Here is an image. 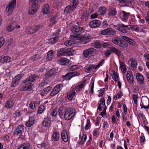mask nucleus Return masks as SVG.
<instances>
[{"label": "nucleus", "mask_w": 149, "mask_h": 149, "mask_svg": "<svg viewBox=\"0 0 149 149\" xmlns=\"http://www.w3.org/2000/svg\"><path fill=\"white\" fill-rule=\"evenodd\" d=\"M39 76L37 74H34L27 78L22 83V86L20 90L22 91H31L34 88L33 83L38 79Z\"/></svg>", "instance_id": "1"}, {"label": "nucleus", "mask_w": 149, "mask_h": 149, "mask_svg": "<svg viewBox=\"0 0 149 149\" xmlns=\"http://www.w3.org/2000/svg\"><path fill=\"white\" fill-rule=\"evenodd\" d=\"M76 51L71 48H61L57 52V55L58 57L62 56H73L76 54Z\"/></svg>", "instance_id": "2"}, {"label": "nucleus", "mask_w": 149, "mask_h": 149, "mask_svg": "<svg viewBox=\"0 0 149 149\" xmlns=\"http://www.w3.org/2000/svg\"><path fill=\"white\" fill-rule=\"evenodd\" d=\"M75 111L74 109L70 108L67 109L65 112L64 118L67 120H70L75 115Z\"/></svg>", "instance_id": "3"}, {"label": "nucleus", "mask_w": 149, "mask_h": 149, "mask_svg": "<svg viewBox=\"0 0 149 149\" xmlns=\"http://www.w3.org/2000/svg\"><path fill=\"white\" fill-rule=\"evenodd\" d=\"M79 3L78 0H72L70 5L67 6L64 10V13L67 14L70 10H74Z\"/></svg>", "instance_id": "4"}, {"label": "nucleus", "mask_w": 149, "mask_h": 149, "mask_svg": "<svg viewBox=\"0 0 149 149\" xmlns=\"http://www.w3.org/2000/svg\"><path fill=\"white\" fill-rule=\"evenodd\" d=\"M114 28L119 31L124 33H127L129 29L127 25L123 24H118L117 25H114Z\"/></svg>", "instance_id": "5"}, {"label": "nucleus", "mask_w": 149, "mask_h": 149, "mask_svg": "<svg viewBox=\"0 0 149 149\" xmlns=\"http://www.w3.org/2000/svg\"><path fill=\"white\" fill-rule=\"evenodd\" d=\"M71 31L74 34L78 35L84 31L83 27L75 25H74L72 26Z\"/></svg>", "instance_id": "6"}, {"label": "nucleus", "mask_w": 149, "mask_h": 149, "mask_svg": "<svg viewBox=\"0 0 149 149\" xmlns=\"http://www.w3.org/2000/svg\"><path fill=\"white\" fill-rule=\"evenodd\" d=\"M95 52V50L92 48H89L84 50L83 54L84 57L89 58L94 55Z\"/></svg>", "instance_id": "7"}, {"label": "nucleus", "mask_w": 149, "mask_h": 149, "mask_svg": "<svg viewBox=\"0 0 149 149\" xmlns=\"http://www.w3.org/2000/svg\"><path fill=\"white\" fill-rule=\"evenodd\" d=\"M63 85L60 84L56 86L50 93L49 95L51 97L54 96L58 93L62 89Z\"/></svg>", "instance_id": "8"}, {"label": "nucleus", "mask_w": 149, "mask_h": 149, "mask_svg": "<svg viewBox=\"0 0 149 149\" xmlns=\"http://www.w3.org/2000/svg\"><path fill=\"white\" fill-rule=\"evenodd\" d=\"M16 0H12L8 3L6 8V10L8 12H11L16 6Z\"/></svg>", "instance_id": "9"}, {"label": "nucleus", "mask_w": 149, "mask_h": 149, "mask_svg": "<svg viewBox=\"0 0 149 149\" xmlns=\"http://www.w3.org/2000/svg\"><path fill=\"white\" fill-rule=\"evenodd\" d=\"M58 74L55 68H53L47 72L45 74L46 78L49 79L52 77H54Z\"/></svg>", "instance_id": "10"}, {"label": "nucleus", "mask_w": 149, "mask_h": 149, "mask_svg": "<svg viewBox=\"0 0 149 149\" xmlns=\"http://www.w3.org/2000/svg\"><path fill=\"white\" fill-rule=\"evenodd\" d=\"M58 64L63 65H68L71 64V61L66 58H62L57 61Z\"/></svg>", "instance_id": "11"}, {"label": "nucleus", "mask_w": 149, "mask_h": 149, "mask_svg": "<svg viewBox=\"0 0 149 149\" xmlns=\"http://www.w3.org/2000/svg\"><path fill=\"white\" fill-rule=\"evenodd\" d=\"M24 129L23 125H20L17 126L14 132V134L15 135H20L23 133Z\"/></svg>", "instance_id": "12"}, {"label": "nucleus", "mask_w": 149, "mask_h": 149, "mask_svg": "<svg viewBox=\"0 0 149 149\" xmlns=\"http://www.w3.org/2000/svg\"><path fill=\"white\" fill-rule=\"evenodd\" d=\"M100 21L98 20H94L90 22V26L92 28H95L101 24Z\"/></svg>", "instance_id": "13"}, {"label": "nucleus", "mask_w": 149, "mask_h": 149, "mask_svg": "<svg viewBox=\"0 0 149 149\" xmlns=\"http://www.w3.org/2000/svg\"><path fill=\"white\" fill-rule=\"evenodd\" d=\"M127 79L128 82L130 84H133L134 79L132 73L129 71L127 72Z\"/></svg>", "instance_id": "14"}, {"label": "nucleus", "mask_w": 149, "mask_h": 149, "mask_svg": "<svg viewBox=\"0 0 149 149\" xmlns=\"http://www.w3.org/2000/svg\"><path fill=\"white\" fill-rule=\"evenodd\" d=\"M97 68L96 65L90 64L86 70V72L87 73H90L91 72H95V70Z\"/></svg>", "instance_id": "15"}, {"label": "nucleus", "mask_w": 149, "mask_h": 149, "mask_svg": "<svg viewBox=\"0 0 149 149\" xmlns=\"http://www.w3.org/2000/svg\"><path fill=\"white\" fill-rule=\"evenodd\" d=\"M91 39V36L89 35L83 36L80 39L81 42L82 44H86L89 42Z\"/></svg>", "instance_id": "16"}, {"label": "nucleus", "mask_w": 149, "mask_h": 149, "mask_svg": "<svg viewBox=\"0 0 149 149\" xmlns=\"http://www.w3.org/2000/svg\"><path fill=\"white\" fill-rule=\"evenodd\" d=\"M128 63L132 69L134 70L136 68L137 63L135 60L133 58L130 59L128 61Z\"/></svg>", "instance_id": "17"}, {"label": "nucleus", "mask_w": 149, "mask_h": 149, "mask_svg": "<svg viewBox=\"0 0 149 149\" xmlns=\"http://www.w3.org/2000/svg\"><path fill=\"white\" fill-rule=\"evenodd\" d=\"M16 26V23L15 22H13L7 25L6 27V29L8 32H11L14 30Z\"/></svg>", "instance_id": "18"}, {"label": "nucleus", "mask_w": 149, "mask_h": 149, "mask_svg": "<svg viewBox=\"0 0 149 149\" xmlns=\"http://www.w3.org/2000/svg\"><path fill=\"white\" fill-rule=\"evenodd\" d=\"M76 93L74 90H72L67 93V97L69 100H72L74 97Z\"/></svg>", "instance_id": "19"}, {"label": "nucleus", "mask_w": 149, "mask_h": 149, "mask_svg": "<svg viewBox=\"0 0 149 149\" xmlns=\"http://www.w3.org/2000/svg\"><path fill=\"white\" fill-rule=\"evenodd\" d=\"M51 119L48 118H45L42 123V125L45 127H48L50 126Z\"/></svg>", "instance_id": "20"}, {"label": "nucleus", "mask_w": 149, "mask_h": 149, "mask_svg": "<svg viewBox=\"0 0 149 149\" xmlns=\"http://www.w3.org/2000/svg\"><path fill=\"white\" fill-rule=\"evenodd\" d=\"M35 120L34 117H30L29 120L26 122V125L27 127H31L33 124Z\"/></svg>", "instance_id": "21"}, {"label": "nucleus", "mask_w": 149, "mask_h": 149, "mask_svg": "<svg viewBox=\"0 0 149 149\" xmlns=\"http://www.w3.org/2000/svg\"><path fill=\"white\" fill-rule=\"evenodd\" d=\"M148 99L146 100H141L142 104H140V106L142 108H144L145 109L149 108V101Z\"/></svg>", "instance_id": "22"}, {"label": "nucleus", "mask_w": 149, "mask_h": 149, "mask_svg": "<svg viewBox=\"0 0 149 149\" xmlns=\"http://www.w3.org/2000/svg\"><path fill=\"white\" fill-rule=\"evenodd\" d=\"M136 78L139 83L140 84H143L144 82V78L142 75L139 73L136 74Z\"/></svg>", "instance_id": "23"}, {"label": "nucleus", "mask_w": 149, "mask_h": 149, "mask_svg": "<svg viewBox=\"0 0 149 149\" xmlns=\"http://www.w3.org/2000/svg\"><path fill=\"white\" fill-rule=\"evenodd\" d=\"M37 6H31L29 10V13L30 15H33L36 13L37 10Z\"/></svg>", "instance_id": "24"}, {"label": "nucleus", "mask_w": 149, "mask_h": 149, "mask_svg": "<svg viewBox=\"0 0 149 149\" xmlns=\"http://www.w3.org/2000/svg\"><path fill=\"white\" fill-rule=\"evenodd\" d=\"M61 137L62 140L65 142H67L68 140L67 134L65 130H63L61 132Z\"/></svg>", "instance_id": "25"}, {"label": "nucleus", "mask_w": 149, "mask_h": 149, "mask_svg": "<svg viewBox=\"0 0 149 149\" xmlns=\"http://www.w3.org/2000/svg\"><path fill=\"white\" fill-rule=\"evenodd\" d=\"M121 38L127 42L130 45H134L135 44V42L132 39L127 37L123 36L121 37Z\"/></svg>", "instance_id": "26"}, {"label": "nucleus", "mask_w": 149, "mask_h": 149, "mask_svg": "<svg viewBox=\"0 0 149 149\" xmlns=\"http://www.w3.org/2000/svg\"><path fill=\"white\" fill-rule=\"evenodd\" d=\"M60 135L57 131L54 132L52 134V139L55 141H58L59 140Z\"/></svg>", "instance_id": "27"}, {"label": "nucleus", "mask_w": 149, "mask_h": 149, "mask_svg": "<svg viewBox=\"0 0 149 149\" xmlns=\"http://www.w3.org/2000/svg\"><path fill=\"white\" fill-rule=\"evenodd\" d=\"M57 35L55 36L52 38L49 39V43L51 44H53L56 43L58 40V34H57Z\"/></svg>", "instance_id": "28"}, {"label": "nucleus", "mask_w": 149, "mask_h": 149, "mask_svg": "<svg viewBox=\"0 0 149 149\" xmlns=\"http://www.w3.org/2000/svg\"><path fill=\"white\" fill-rule=\"evenodd\" d=\"M122 13L123 14V18L122 20L123 22H126L129 16L130 15V14L129 13H127L124 11H122Z\"/></svg>", "instance_id": "29"}, {"label": "nucleus", "mask_w": 149, "mask_h": 149, "mask_svg": "<svg viewBox=\"0 0 149 149\" xmlns=\"http://www.w3.org/2000/svg\"><path fill=\"white\" fill-rule=\"evenodd\" d=\"M86 81H83L79 85L75 86L73 90H74L77 91H80L82 88L84 86Z\"/></svg>", "instance_id": "30"}, {"label": "nucleus", "mask_w": 149, "mask_h": 149, "mask_svg": "<svg viewBox=\"0 0 149 149\" xmlns=\"http://www.w3.org/2000/svg\"><path fill=\"white\" fill-rule=\"evenodd\" d=\"M110 49L111 51L115 53L118 56H120L121 55V51L114 47H111Z\"/></svg>", "instance_id": "31"}, {"label": "nucleus", "mask_w": 149, "mask_h": 149, "mask_svg": "<svg viewBox=\"0 0 149 149\" xmlns=\"http://www.w3.org/2000/svg\"><path fill=\"white\" fill-rule=\"evenodd\" d=\"M10 58L8 56H2L1 57L0 61L2 63H7L10 62Z\"/></svg>", "instance_id": "32"}, {"label": "nucleus", "mask_w": 149, "mask_h": 149, "mask_svg": "<svg viewBox=\"0 0 149 149\" xmlns=\"http://www.w3.org/2000/svg\"><path fill=\"white\" fill-rule=\"evenodd\" d=\"M13 104L14 102L11 99L6 102L5 106L6 108L9 109L11 108L13 106Z\"/></svg>", "instance_id": "33"}, {"label": "nucleus", "mask_w": 149, "mask_h": 149, "mask_svg": "<svg viewBox=\"0 0 149 149\" xmlns=\"http://www.w3.org/2000/svg\"><path fill=\"white\" fill-rule=\"evenodd\" d=\"M116 10L113 8H111L109 10L108 15L111 16H113L116 15Z\"/></svg>", "instance_id": "34"}, {"label": "nucleus", "mask_w": 149, "mask_h": 149, "mask_svg": "<svg viewBox=\"0 0 149 149\" xmlns=\"http://www.w3.org/2000/svg\"><path fill=\"white\" fill-rule=\"evenodd\" d=\"M31 147L30 144L29 143H24L21 145L18 149H29Z\"/></svg>", "instance_id": "35"}, {"label": "nucleus", "mask_w": 149, "mask_h": 149, "mask_svg": "<svg viewBox=\"0 0 149 149\" xmlns=\"http://www.w3.org/2000/svg\"><path fill=\"white\" fill-rule=\"evenodd\" d=\"M98 11L100 15H103L106 13L107 9L104 7H101L99 8Z\"/></svg>", "instance_id": "36"}, {"label": "nucleus", "mask_w": 149, "mask_h": 149, "mask_svg": "<svg viewBox=\"0 0 149 149\" xmlns=\"http://www.w3.org/2000/svg\"><path fill=\"white\" fill-rule=\"evenodd\" d=\"M49 5L48 4H45L43 8L42 12L44 14H47L49 12Z\"/></svg>", "instance_id": "37"}, {"label": "nucleus", "mask_w": 149, "mask_h": 149, "mask_svg": "<svg viewBox=\"0 0 149 149\" xmlns=\"http://www.w3.org/2000/svg\"><path fill=\"white\" fill-rule=\"evenodd\" d=\"M119 46L120 47L124 49L127 47L128 45L127 43L122 40L120 42V43L119 44Z\"/></svg>", "instance_id": "38"}, {"label": "nucleus", "mask_w": 149, "mask_h": 149, "mask_svg": "<svg viewBox=\"0 0 149 149\" xmlns=\"http://www.w3.org/2000/svg\"><path fill=\"white\" fill-rule=\"evenodd\" d=\"M54 57V52L53 51H49L47 54V59L49 60H51Z\"/></svg>", "instance_id": "39"}, {"label": "nucleus", "mask_w": 149, "mask_h": 149, "mask_svg": "<svg viewBox=\"0 0 149 149\" xmlns=\"http://www.w3.org/2000/svg\"><path fill=\"white\" fill-rule=\"evenodd\" d=\"M122 40L120 38H116L112 39V42L114 44L119 45Z\"/></svg>", "instance_id": "40"}, {"label": "nucleus", "mask_w": 149, "mask_h": 149, "mask_svg": "<svg viewBox=\"0 0 149 149\" xmlns=\"http://www.w3.org/2000/svg\"><path fill=\"white\" fill-rule=\"evenodd\" d=\"M107 34L108 35H113L116 34V31L111 28L107 29Z\"/></svg>", "instance_id": "41"}, {"label": "nucleus", "mask_w": 149, "mask_h": 149, "mask_svg": "<svg viewBox=\"0 0 149 149\" xmlns=\"http://www.w3.org/2000/svg\"><path fill=\"white\" fill-rule=\"evenodd\" d=\"M71 72L67 73L65 75L63 76L62 77L65 79L70 80L72 77Z\"/></svg>", "instance_id": "42"}, {"label": "nucleus", "mask_w": 149, "mask_h": 149, "mask_svg": "<svg viewBox=\"0 0 149 149\" xmlns=\"http://www.w3.org/2000/svg\"><path fill=\"white\" fill-rule=\"evenodd\" d=\"M81 67L80 65H75L71 66L69 67V69L71 71L76 70L80 69Z\"/></svg>", "instance_id": "43"}, {"label": "nucleus", "mask_w": 149, "mask_h": 149, "mask_svg": "<svg viewBox=\"0 0 149 149\" xmlns=\"http://www.w3.org/2000/svg\"><path fill=\"white\" fill-rule=\"evenodd\" d=\"M45 109V106L44 105H40L38 108L37 113L39 114H41L44 111Z\"/></svg>", "instance_id": "44"}, {"label": "nucleus", "mask_w": 149, "mask_h": 149, "mask_svg": "<svg viewBox=\"0 0 149 149\" xmlns=\"http://www.w3.org/2000/svg\"><path fill=\"white\" fill-rule=\"evenodd\" d=\"M120 66L121 71L124 73H125L127 69L125 64L123 62H120Z\"/></svg>", "instance_id": "45"}, {"label": "nucleus", "mask_w": 149, "mask_h": 149, "mask_svg": "<svg viewBox=\"0 0 149 149\" xmlns=\"http://www.w3.org/2000/svg\"><path fill=\"white\" fill-rule=\"evenodd\" d=\"M41 58V56L39 54H37L32 57L31 59L33 61H37L40 59Z\"/></svg>", "instance_id": "46"}, {"label": "nucleus", "mask_w": 149, "mask_h": 149, "mask_svg": "<svg viewBox=\"0 0 149 149\" xmlns=\"http://www.w3.org/2000/svg\"><path fill=\"white\" fill-rule=\"evenodd\" d=\"M93 46L94 47L97 48H100L101 46V44L100 42L98 40H96L93 43Z\"/></svg>", "instance_id": "47"}, {"label": "nucleus", "mask_w": 149, "mask_h": 149, "mask_svg": "<svg viewBox=\"0 0 149 149\" xmlns=\"http://www.w3.org/2000/svg\"><path fill=\"white\" fill-rule=\"evenodd\" d=\"M113 74L112 75V79L115 81V82L117 81L118 80V75L116 72H115L114 71H113Z\"/></svg>", "instance_id": "48"}, {"label": "nucleus", "mask_w": 149, "mask_h": 149, "mask_svg": "<svg viewBox=\"0 0 149 149\" xmlns=\"http://www.w3.org/2000/svg\"><path fill=\"white\" fill-rule=\"evenodd\" d=\"M119 1L123 6H129L127 0H119Z\"/></svg>", "instance_id": "49"}, {"label": "nucleus", "mask_w": 149, "mask_h": 149, "mask_svg": "<svg viewBox=\"0 0 149 149\" xmlns=\"http://www.w3.org/2000/svg\"><path fill=\"white\" fill-rule=\"evenodd\" d=\"M52 87L51 86H48L47 87L44 88L43 91V93L45 94L47 93L50 91L52 89Z\"/></svg>", "instance_id": "50"}, {"label": "nucleus", "mask_w": 149, "mask_h": 149, "mask_svg": "<svg viewBox=\"0 0 149 149\" xmlns=\"http://www.w3.org/2000/svg\"><path fill=\"white\" fill-rule=\"evenodd\" d=\"M33 27V32L34 33L37 31L38 30L42 27V26L41 25H38L34 26Z\"/></svg>", "instance_id": "51"}, {"label": "nucleus", "mask_w": 149, "mask_h": 149, "mask_svg": "<svg viewBox=\"0 0 149 149\" xmlns=\"http://www.w3.org/2000/svg\"><path fill=\"white\" fill-rule=\"evenodd\" d=\"M30 4L31 6H38V0H30Z\"/></svg>", "instance_id": "52"}, {"label": "nucleus", "mask_w": 149, "mask_h": 149, "mask_svg": "<svg viewBox=\"0 0 149 149\" xmlns=\"http://www.w3.org/2000/svg\"><path fill=\"white\" fill-rule=\"evenodd\" d=\"M64 44L66 46H72L73 45L74 43L72 42L71 40H70L65 41L64 43Z\"/></svg>", "instance_id": "53"}, {"label": "nucleus", "mask_w": 149, "mask_h": 149, "mask_svg": "<svg viewBox=\"0 0 149 149\" xmlns=\"http://www.w3.org/2000/svg\"><path fill=\"white\" fill-rule=\"evenodd\" d=\"M90 121L89 119H87L86 121V124L85 127V129L86 130H88L91 127Z\"/></svg>", "instance_id": "54"}, {"label": "nucleus", "mask_w": 149, "mask_h": 149, "mask_svg": "<svg viewBox=\"0 0 149 149\" xmlns=\"http://www.w3.org/2000/svg\"><path fill=\"white\" fill-rule=\"evenodd\" d=\"M131 29L134 31L138 32L139 31L140 28L138 26L135 25L132 26L131 27Z\"/></svg>", "instance_id": "55"}, {"label": "nucleus", "mask_w": 149, "mask_h": 149, "mask_svg": "<svg viewBox=\"0 0 149 149\" xmlns=\"http://www.w3.org/2000/svg\"><path fill=\"white\" fill-rule=\"evenodd\" d=\"M56 17H54L51 18L50 20V24H52V26L56 22Z\"/></svg>", "instance_id": "56"}, {"label": "nucleus", "mask_w": 149, "mask_h": 149, "mask_svg": "<svg viewBox=\"0 0 149 149\" xmlns=\"http://www.w3.org/2000/svg\"><path fill=\"white\" fill-rule=\"evenodd\" d=\"M19 82L15 81L13 79L12 81L11 82V87H14L16 86L19 84Z\"/></svg>", "instance_id": "57"}, {"label": "nucleus", "mask_w": 149, "mask_h": 149, "mask_svg": "<svg viewBox=\"0 0 149 149\" xmlns=\"http://www.w3.org/2000/svg\"><path fill=\"white\" fill-rule=\"evenodd\" d=\"M132 97L133 100L134 101V102L135 104H137V100L138 98V97L137 95H132Z\"/></svg>", "instance_id": "58"}, {"label": "nucleus", "mask_w": 149, "mask_h": 149, "mask_svg": "<svg viewBox=\"0 0 149 149\" xmlns=\"http://www.w3.org/2000/svg\"><path fill=\"white\" fill-rule=\"evenodd\" d=\"M57 113V109H55L53 110L51 112L50 115L53 117H55L56 116Z\"/></svg>", "instance_id": "59"}, {"label": "nucleus", "mask_w": 149, "mask_h": 149, "mask_svg": "<svg viewBox=\"0 0 149 149\" xmlns=\"http://www.w3.org/2000/svg\"><path fill=\"white\" fill-rule=\"evenodd\" d=\"M105 90V89L104 88H103L99 91H98L99 92V93L98 95V96L99 97L102 96L103 95V93L104 92Z\"/></svg>", "instance_id": "60"}, {"label": "nucleus", "mask_w": 149, "mask_h": 149, "mask_svg": "<svg viewBox=\"0 0 149 149\" xmlns=\"http://www.w3.org/2000/svg\"><path fill=\"white\" fill-rule=\"evenodd\" d=\"M29 107L31 109H33L35 107V102L33 101H31L29 105Z\"/></svg>", "instance_id": "61"}, {"label": "nucleus", "mask_w": 149, "mask_h": 149, "mask_svg": "<svg viewBox=\"0 0 149 149\" xmlns=\"http://www.w3.org/2000/svg\"><path fill=\"white\" fill-rule=\"evenodd\" d=\"M87 137V135L86 134H83L81 139V143L82 144H84L83 143L86 141Z\"/></svg>", "instance_id": "62"}, {"label": "nucleus", "mask_w": 149, "mask_h": 149, "mask_svg": "<svg viewBox=\"0 0 149 149\" xmlns=\"http://www.w3.org/2000/svg\"><path fill=\"white\" fill-rule=\"evenodd\" d=\"M21 78V76L20 74H18L17 76H16L13 79H14L15 81H17L19 82V81L20 80Z\"/></svg>", "instance_id": "63"}, {"label": "nucleus", "mask_w": 149, "mask_h": 149, "mask_svg": "<svg viewBox=\"0 0 149 149\" xmlns=\"http://www.w3.org/2000/svg\"><path fill=\"white\" fill-rule=\"evenodd\" d=\"M72 77L76 76H79L80 75V73L77 71H75L74 72H71Z\"/></svg>", "instance_id": "64"}]
</instances>
